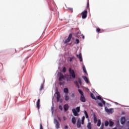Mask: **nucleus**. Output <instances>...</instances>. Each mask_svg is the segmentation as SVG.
<instances>
[{"instance_id":"13","label":"nucleus","mask_w":129,"mask_h":129,"mask_svg":"<svg viewBox=\"0 0 129 129\" xmlns=\"http://www.w3.org/2000/svg\"><path fill=\"white\" fill-rule=\"evenodd\" d=\"M63 109L65 110V111H67L68 109H69V105H68V104H66L63 106Z\"/></svg>"},{"instance_id":"3","label":"nucleus","mask_w":129,"mask_h":129,"mask_svg":"<svg viewBox=\"0 0 129 129\" xmlns=\"http://www.w3.org/2000/svg\"><path fill=\"white\" fill-rule=\"evenodd\" d=\"M69 73L71 75V77L72 78L75 79L76 77V75H75V72H74V70H72L71 68L69 69Z\"/></svg>"},{"instance_id":"51","label":"nucleus","mask_w":129,"mask_h":129,"mask_svg":"<svg viewBox=\"0 0 129 129\" xmlns=\"http://www.w3.org/2000/svg\"><path fill=\"white\" fill-rule=\"evenodd\" d=\"M101 126H103V125H102Z\"/></svg>"},{"instance_id":"37","label":"nucleus","mask_w":129,"mask_h":129,"mask_svg":"<svg viewBox=\"0 0 129 129\" xmlns=\"http://www.w3.org/2000/svg\"><path fill=\"white\" fill-rule=\"evenodd\" d=\"M97 99H99V100H102V99L101 98V97H100V96H98L97 97Z\"/></svg>"},{"instance_id":"33","label":"nucleus","mask_w":129,"mask_h":129,"mask_svg":"<svg viewBox=\"0 0 129 129\" xmlns=\"http://www.w3.org/2000/svg\"><path fill=\"white\" fill-rule=\"evenodd\" d=\"M62 71H63V73H65V72H66V67L63 68Z\"/></svg>"},{"instance_id":"49","label":"nucleus","mask_w":129,"mask_h":129,"mask_svg":"<svg viewBox=\"0 0 129 129\" xmlns=\"http://www.w3.org/2000/svg\"><path fill=\"white\" fill-rule=\"evenodd\" d=\"M83 39H84V36H83Z\"/></svg>"},{"instance_id":"25","label":"nucleus","mask_w":129,"mask_h":129,"mask_svg":"<svg viewBox=\"0 0 129 129\" xmlns=\"http://www.w3.org/2000/svg\"><path fill=\"white\" fill-rule=\"evenodd\" d=\"M78 91H79V93L81 94V95H84V93H83V92H82V91H81V90L78 89Z\"/></svg>"},{"instance_id":"43","label":"nucleus","mask_w":129,"mask_h":129,"mask_svg":"<svg viewBox=\"0 0 129 129\" xmlns=\"http://www.w3.org/2000/svg\"><path fill=\"white\" fill-rule=\"evenodd\" d=\"M63 120H66V119H67V118L65 116H63Z\"/></svg>"},{"instance_id":"39","label":"nucleus","mask_w":129,"mask_h":129,"mask_svg":"<svg viewBox=\"0 0 129 129\" xmlns=\"http://www.w3.org/2000/svg\"><path fill=\"white\" fill-rule=\"evenodd\" d=\"M40 129H43V125H42V123L40 124Z\"/></svg>"},{"instance_id":"5","label":"nucleus","mask_w":129,"mask_h":129,"mask_svg":"<svg viewBox=\"0 0 129 129\" xmlns=\"http://www.w3.org/2000/svg\"><path fill=\"white\" fill-rule=\"evenodd\" d=\"M87 14H88L87 10H85L84 11L82 12L81 14V15L82 16V19H86V18H87Z\"/></svg>"},{"instance_id":"29","label":"nucleus","mask_w":129,"mask_h":129,"mask_svg":"<svg viewBox=\"0 0 129 129\" xmlns=\"http://www.w3.org/2000/svg\"><path fill=\"white\" fill-rule=\"evenodd\" d=\"M109 124V122L108 121H105V126H107Z\"/></svg>"},{"instance_id":"7","label":"nucleus","mask_w":129,"mask_h":129,"mask_svg":"<svg viewBox=\"0 0 129 129\" xmlns=\"http://www.w3.org/2000/svg\"><path fill=\"white\" fill-rule=\"evenodd\" d=\"M65 80V76L63 75V74L60 73L59 75V81H63Z\"/></svg>"},{"instance_id":"30","label":"nucleus","mask_w":129,"mask_h":129,"mask_svg":"<svg viewBox=\"0 0 129 129\" xmlns=\"http://www.w3.org/2000/svg\"><path fill=\"white\" fill-rule=\"evenodd\" d=\"M74 84H76V85H77V86H78V84H79L78 83V82H77V81H75L74 82Z\"/></svg>"},{"instance_id":"16","label":"nucleus","mask_w":129,"mask_h":129,"mask_svg":"<svg viewBox=\"0 0 129 129\" xmlns=\"http://www.w3.org/2000/svg\"><path fill=\"white\" fill-rule=\"evenodd\" d=\"M82 78L85 81L86 83H89V81H88V79L86 76H83Z\"/></svg>"},{"instance_id":"50","label":"nucleus","mask_w":129,"mask_h":129,"mask_svg":"<svg viewBox=\"0 0 129 129\" xmlns=\"http://www.w3.org/2000/svg\"><path fill=\"white\" fill-rule=\"evenodd\" d=\"M72 61V59H70V61L71 62Z\"/></svg>"},{"instance_id":"12","label":"nucleus","mask_w":129,"mask_h":129,"mask_svg":"<svg viewBox=\"0 0 129 129\" xmlns=\"http://www.w3.org/2000/svg\"><path fill=\"white\" fill-rule=\"evenodd\" d=\"M40 102H41V100L40 99H38L36 102V106L38 109H40Z\"/></svg>"},{"instance_id":"42","label":"nucleus","mask_w":129,"mask_h":129,"mask_svg":"<svg viewBox=\"0 0 129 129\" xmlns=\"http://www.w3.org/2000/svg\"><path fill=\"white\" fill-rule=\"evenodd\" d=\"M85 119V117L84 116H83L82 117V120H84V121Z\"/></svg>"},{"instance_id":"32","label":"nucleus","mask_w":129,"mask_h":129,"mask_svg":"<svg viewBox=\"0 0 129 129\" xmlns=\"http://www.w3.org/2000/svg\"><path fill=\"white\" fill-rule=\"evenodd\" d=\"M79 43V39H76L75 44H78Z\"/></svg>"},{"instance_id":"17","label":"nucleus","mask_w":129,"mask_h":129,"mask_svg":"<svg viewBox=\"0 0 129 129\" xmlns=\"http://www.w3.org/2000/svg\"><path fill=\"white\" fill-rule=\"evenodd\" d=\"M72 122L73 124H75L76 123V119L75 118V117H73L72 118Z\"/></svg>"},{"instance_id":"44","label":"nucleus","mask_w":129,"mask_h":129,"mask_svg":"<svg viewBox=\"0 0 129 129\" xmlns=\"http://www.w3.org/2000/svg\"><path fill=\"white\" fill-rule=\"evenodd\" d=\"M57 118L59 121H61V118L60 117H58Z\"/></svg>"},{"instance_id":"22","label":"nucleus","mask_w":129,"mask_h":129,"mask_svg":"<svg viewBox=\"0 0 129 129\" xmlns=\"http://www.w3.org/2000/svg\"><path fill=\"white\" fill-rule=\"evenodd\" d=\"M100 124H101V121H100V119H98L97 125V126H100Z\"/></svg>"},{"instance_id":"14","label":"nucleus","mask_w":129,"mask_h":129,"mask_svg":"<svg viewBox=\"0 0 129 129\" xmlns=\"http://www.w3.org/2000/svg\"><path fill=\"white\" fill-rule=\"evenodd\" d=\"M120 122L121 124H123L125 122V117H122L121 118Z\"/></svg>"},{"instance_id":"26","label":"nucleus","mask_w":129,"mask_h":129,"mask_svg":"<svg viewBox=\"0 0 129 129\" xmlns=\"http://www.w3.org/2000/svg\"><path fill=\"white\" fill-rule=\"evenodd\" d=\"M114 123L113 122H112V121H110L109 124V126H112V125H113V124Z\"/></svg>"},{"instance_id":"23","label":"nucleus","mask_w":129,"mask_h":129,"mask_svg":"<svg viewBox=\"0 0 129 129\" xmlns=\"http://www.w3.org/2000/svg\"><path fill=\"white\" fill-rule=\"evenodd\" d=\"M83 70L84 73H85V74H87V72L86 71V69L85 68V66H84L83 68Z\"/></svg>"},{"instance_id":"10","label":"nucleus","mask_w":129,"mask_h":129,"mask_svg":"<svg viewBox=\"0 0 129 129\" xmlns=\"http://www.w3.org/2000/svg\"><path fill=\"white\" fill-rule=\"evenodd\" d=\"M77 126L78 128H79L81 127V121L80 120V118H79L77 120Z\"/></svg>"},{"instance_id":"1","label":"nucleus","mask_w":129,"mask_h":129,"mask_svg":"<svg viewBox=\"0 0 129 129\" xmlns=\"http://www.w3.org/2000/svg\"><path fill=\"white\" fill-rule=\"evenodd\" d=\"M55 94H57L56 96V99L57 102H60V103H62L63 102V100L61 99H60L61 98V95L60 94V93L59 91H58V89H56Z\"/></svg>"},{"instance_id":"46","label":"nucleus","mask_w":129,"mask_h":129,"mask_svg":"<svg viewBox=\"0 0 129 129\" xmlns=\"http://www.w3.org/2000/svg\"><path fill=\"white\" fill-rule=\"evenodd\" d=\"M64 128L65 129H68V125L64 126Z\"/></svg>"},{"instance_id":"15","label":"nucleus","mask_w":129,"mask_h":129,"mask_svg":"<svg viewBox=\"0 0 129 129\" xmlns=\"http://www.w3.org/2000/svg\"><path fill=\"white\" fill-rule=\"evenodd\" d=\"M69 99H70V98L69 97V95L67 94H66L64 95V100L66 101H68V100H69Z\"/></svg>"},{"instance_id":"24","label":"nucleus","mask_w":129,"mask_h":129,"mask_svg":"<svg viewBox=\"0 0 129 129\" xmlns=\"http://www.w3.org/2000/svg\"><path fill=\"white\" fill-rule=\"evenodd\" d=\"M87 127L88 129H91V123L90 122L88 123Z\"/></svg>"},{"instance_id":"20","label":"nucleus","mask_w":129,"mask_h":129,"mask_svg":"<svg viewBox=\"0 0 129 129\" xmlns=\"http://www.w3.org/2000/svg\"><path fill=\"white\" fill-rule=\"evenodd\" d=\"M90 96H91V97L93 99H94L95 100H96V98H95V96H94V94H93V93H91Z\"/></svg>"},{"instance_id":"40","label":"nucleus","mask_w":129,"mask_h":129,"mask_svg":"<svg viewBox=\"0 0 129 129\" xmlns=\"http://www.w3.org/2000/svg\"><path fill=\"white\" fill-rule=\"evenodd\" d=\"M88 8H89V3L88 2L87 4V9H88Z\"/></svg>"},{"instance_id":"6","label":"nucleus","mask_w":129,"mask_h":129,"mask_svg":"<svg viewBox=\"0 0 129 129\" xmlns=\"http://www.w3.org/2000/svg\"><path fill=\"white\" fill-rule=\"evenodd\" d=\"M71 39H72V34H70L68 38L64 41V43L67 44V43H69L71 41Z\"/></svg>"},{"instance_id":"28","label":"nucleus","mask_w":129,"mask_h":129,"mask_svg":"<svg viewBox=\"0 0 129 129\" xmlns=\"http://www.w3.org/2000/svg\"><path fill=\"white\" fill-rule=\"evenodd\" d=\"M84 113L85 114L86 118H88V114L87 113V111H84Z\"/></svg>"},{"instance_id":"4","label":"nucleus","mask_w":129,"mask_h":129,"mask_svg":"<svg viewBox=\"0 0 129 129\" xmlns=\"http://www.w3.org/2000/svg\"><path fill=\"white\" fill-rule=\"evenodd\" d=\"M53 122L55 124V128H60V123H59V121H58V120H57V119H54Z\"/></svg>"},{"instance_id":"2","label":"nucleus","mask_w":129,"mask_h":129,"mask_svg":"<svg viewBox=\"0 0 129 129\" xmlns=\"http://www.w3.org/2000/svg\"><path fill=\"white\" fill-rule=\"evenodd\" d=\"M72 111L75 116H78L79 115L78 112H80V107H77L76 109L73 108Z\"/></svg>"},{"instance_id":"38","label":"nucleus","mask_w":129,"mask_h":129,"mask_svg":"<svg viewBox=\"0 0 129 129\" xmlns=\"http://www.w3.org/2000/svg\"><path fill=\"white\" fill-rule=\"evenodd\" d=\"M101 102H102L104 105H105V101L103 100V99L101 100Z\"/></svg>"},{"instance_id":"41","label":"nucleus","mask_w":129,"mask_h":129,"mask_svg":"<svg viewBox=\"0 0 129 129\" xmlns=\"http://www.w3.org/2000/svg\"><path fill=\"white\" fill-rule=\"evenodd\" d=\"M69 10H70V11H71L72 13H73V8H69Z\"/></svg>"},{"instance_id":"21","label":"nucleus","mask_w":129,"mask_h":129,"mask_svg":"<svg viewBox=\"0 0 129 129\" xmlns=\"http://www.w3.org/2000/svg\"><path fill=\"white\" fill-rule=\"evenodd\" d=\"M78 82L80 84V85H82V81L81 80V78H78Z\"/></svg>"},{"instance_id":"9","label":"nucleus","mask_w":129,"mask_h":129,"mask_svg":"<svg viewBox=\"0 0 129 129\" xmlns=\"http://www.w3.org/2000/svg\"><path fill=\"white\" fill-rule=\"evenodd\" d=\"M105 110L106 111V112H107L108 113H112V110H113V109H108L107 108V107H105Z\"/></svg>"},{"instance_id":"8","label":"nucleus","mask_w":129,"mask_h":129,"mask_svg":"<svg viewBox=\"0 0 129 129\" xmlns=\"http://www.w3.org/2000/svg\"><path fill=\"white\" fill-rule=\"evenodd\" d=\"M80 100H81L82 102H86V99H85V97L84 96V95H81L80 97Z\"/></svg>"},{"instance_id":"27","label":"nucleus","mask_w":129,"mask_h":129,"mask_svg":"<svg viewBox=\"0 0 129 129\" xmlns=\"http://www.w3.org/2000/svg\"><path fill=\"white\" fill-rule=\"evenodd\" d=\"M96 32L97 33H102V32H101V30H100V28H99L96 29Z\"/></svg>"},{"instance_id":"45","label":"nucleus","mask_w":129,"mask_h":129,"mask_svg":"<svg viewBox=\"0 0 129 129\" xmlns=\"http://www.w3.org/2000/svg\"><path fill=\"white\" fill-rule=\"evenodd\" d=\"M75 96V95L74 93H73L72 94V97H74Z\"/></svg>"},{"instance_id":"19","label":"nucleus","mask_w":129,"mask_h":129,"mask_svg":"<svg viewBox=\"0 0 129 129\" xmlns=\"http://www.w3.org/2000/svg\"><path fill=\"white\" fill-rule=\"evenodd\" d=\"M93 118L94 123H96V122H97V117H96V115L95 114H94Z\"/></svg>"},{"instance_id":"36","label":"nucleus","mask_w":129,"mask_h":129,"mask_svg":"<svg viewBox=\"0 0 129 129\" xmlns=\"http://www.w3.org/2000/svg\"><path fill=\"white\" fill-rule=\"evenodd\" d=\"M58 108H59V109L60 110H63V107H62V106H61V105H59V107H58Z\"/></svg>"},{"instance_id":"18","label":"nucleus","mask_w":129,"mask_h":129,"mask_svg":"<svg viewBox=\"0 0 129 129\" xmlns=\"http://www.w3.org/2000/svg\"><path fill=\"white\" fill-rule=\"evenodd\" d=\"M63 92L67 94L68 93H69V90L67 88H64L63 89Z\"/></svg>"},{"instance_id":"34","label":"nucleus","mask_w":129,"mask_h":129,"mask_svg":"<svg viewBox=\"0 0 129 129\" xmlns=\"http://www.w3.org/2000/svg\"><path fill=\"white\" fill-rule=\"evenodd\" d=\"M64 84H65V82H59V85H64Z\"/></svg>"},{"instance_id":"47","label":"nucleus","mask_w":129,"mask_h":129,"mask_svg":"<svg viewBox=\"0 0 129 129\" xmlns=\"http://www.w3.org/2000/svg\"><path fill=\"white\" fill-rule=\"evenodd\" d=\"M82 124H84V120H82Z\"/></svg>"},{"instance_id":"48","label":"nucleus","mask_w":129,"mask_h":129,"mask_svg":"<svg viewBox=\"0 0 129 129\" xmlns=\"http://www.w3.org/2000/svg\"><path fill=\"white\" fill-rule=\"evenodd\" d=\"M77 87H78V88H79V84H78V86H77Z\"/></svg>"},{"instance_id":"31","label":"nucleus","mask_w":129,"mask_h":129,"mask_svg":"<svg viewBox=\"0 0 129 129\" xmlns=\"http://www.w3.org/2000/svg\"><path fill=\"white\" fill-rule=\"evenodd\" d=\"M98 106H100L101 107H102V106H103L102 103H98Z\"/></svg>"},{"instance_id":"35","label":"nucleus","mask_w":129,"mask_h":129,"mask_svg":"<svg viewBox=\"0 0 129 129\" xmlns=\"http://www.w3.org/2000/svg\"><path fill=\"white\" fill-rule=\"evenodd\" d=\"M43 84H42L40 86V88L39 89V90H43Z\"/></svg>"},{"instance_id":"11","label":"nucleus","mask_w":129,"mask_h":129,"mask_svg":"<svg viewBox=\"0 0 129 129\" xmlns=\"http://www.w3.org/2000/svg\"><path fill=\"white\" fill-rule=\"evenodd\" d=\"M76 56L77 58H79L80 62H82V61H83V59H82V54H81V53H80L79 55L77 54Z\"/></svg>"}]
</instances>
